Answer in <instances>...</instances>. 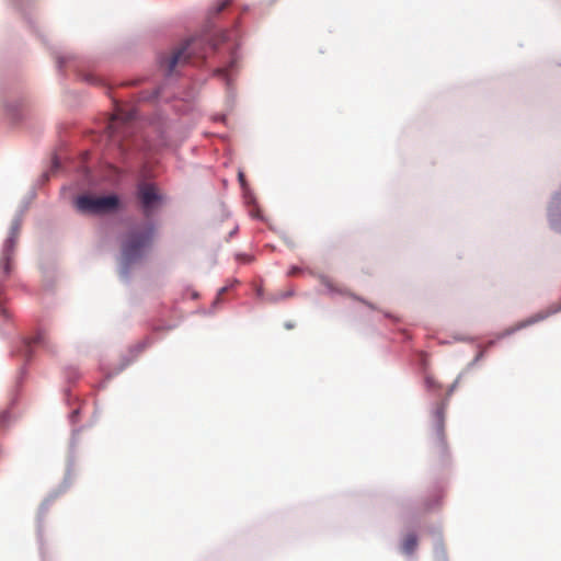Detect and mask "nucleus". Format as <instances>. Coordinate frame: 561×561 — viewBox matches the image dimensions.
<instances>
[{
    "instance_id": "nucleus-12",
    "label": "nucleus",
    "mask_w": 561,
    "mask_h": 561,
    "mask_svg": "<svg viewBox=\"0 0 561 561\" xmlns=\"http://www.w3.org/2000/svg\"><path fill=\"white\" fill-rule=\"evenodd\" d=\"M230 4V0H224L222 2H220L217 8H216V13H220L221 11H224L228 5Z\"/></svg>"
},
{
    "instance_id": "nucleus-16",
    "label": "nucleus",
    "mask_w": 561,
    "mask_h": 561,
    "mask_svg": "<svg viewBox=\"0 0 561 561\" xmlns=\"http://www.w3.org/2000/svg\"><path fill=\"white\" fill-rule=\"evenodd\" d=\"M218 73H226V70L225 69H219Z\"/></svg>"
},
{
    "instance_id": "nucleus-9",
    "label": "nucleus",
    "mask_w": 561,
    "mask_h": 561,
    "mask_svg": "<svg viewBox=\"0 0 561 561\" xmlns=\"http://www.w3.org/2000/svg\"><path fill=\"white\" fill-rule=\"evenodd\" d=\"M135 117H136L135 110L131 108V110L125 111L123 108H118L108 124V129H110L111 135L114 136V134L116 133V127H117L118 123L126 124V123L131 122Z\"/></svg>"
},
{
    "instance_id": "nucleus-11",
    "label": "nucleus",
    "mask_w": 561,
    "mask_h": 561,
    "mask_svg": "<svg viewBox=\"0 0 561 561\" xmlns=\"http://www.w3.org/2000/svg\"><path fill=\"white\" fill-rule=\"evenodd\" d=\"M10 413L7 410L0 412V426H5L10 421Z\"/></svg>"
},
{
    "instance_id": "nucleus-2",
    "label": "nucleus",
    "mask_w": 561,
    "mask_h": 561,
    "mask_svg": "<svg viewBox=\"0 0 561 561\" xmlns=\"http://www.w3.org/2000/svg\"><path fill=\"white\" fill-rule=\"evenodd\" d=\"M118 198L115 195L91 196L81 195L76 199V207L82 214H105L116 209Z\"/></svg>"
},
{
    "instance_id": "nucleus-8",
    "label": "nucleus",
    "mask_w": 561,
    "mask_h": 561,
    "mask_svg": "<svg viewBox=\"0 0 561 561\" xmlns=\"http://www.w3.org/2000/svg\"><path fill=\"white\" fill-rule=\"evenodd\" d=\"M447 409V402L442 401L437 404L433 417H434V427H435V435L438 440L443 442L444 439V421H445V413Z\"/></svg>"
},
{
    "instance_id": "nucleus-6",
    "label": "nucleus",
    "mask_w": 561,
    "mask_h": 561,
    "mask_svg": "<svg viewBox=\"0 0 561 561\" xmlns=\"http://www.w3.org/2000/svg\"><path fill=\"white\" fill-rule=\"evenodd\" d=\"M561 311V304H552L550 305L549 307H547L545 310H541L535 314H533L531 317H529L528 319L522 321L520 323L517 324V329H523V328H526L528 325H531V324H535L539 321H542L545 319H547L548 317L557 313Z\"/></svg>"
},
{
    "instance_id": "nucleus-5",
    "label": "nucleus",
    "mask_w": 561,
    "mask_h": 561,
    "mask_svg": "<svg viewBox=\"0 0 561 561\" xmlns=\"http://www.w3.org/2000/svg\"><path fill=\"white\" fill-rule=\"evenodd\" d=\"M548 218L550 226L561 232V193L557 192L552 197L551 205L548 209Z\"/></svg>"
},
{
    "instance_id": "nucleus-14",
    "label": "nucleus",
    "mask_w": 561,
    "mask_h": 561,
    "mask_svg": "<svg viewBox=\"0 0 561 561\" xmlns=\"http://www.w3.org/2000/svg\"><path fill=\"white\" fill-rule=\"evenodd\" d=\"M323 283L325 284V286H328L329 288L333 289V287H332V285H331V283L329 280H324Z\"/></svg>"
},
{
    "instance_id": "nucleus-17",
    "label": "nucleus",
    "mask_w": 561,
    "mask_h": 561,
    "mask_svg": "<svg viewBox=\"0 0 561 561\" xmlns=\"http://www.w3.org/2000/svg\"><path fill=\"white\" fill-rule=\"evenodd\" d=\"M226 290H227V288H226V287H222V288L220 289V293H225Z\"/></svg>"
},
{
    "instance_id": "nucleus-18",
    "label": "nucleus",
    "mask_w": 561,
    "mask_h": 561,
    "mask_svg": "<svg viewBox=\"0 0 561 561\" xmlns=\"http://www.w3.org/2000/svg\"><path fill=\"white\" fill-rule=\"evenodd\" d=\"M559 192L561 193V190Z\"/></svg>"
},
{
    "instance_id": "nucleus-4",
    "label": "nucleus",
    "mask_w": 561,
    "mask_h": 561,
    "mask_svg": "<svg viewBox=\"0 0 561 561\" xmlns=\"http://www.w3.org/2000/svg\"><path fill=\"white\" fill-rule=\"evenodd\" d=\"M197 44L196 39L190 38L170 56L163 58L161 66L165 69V73L170 76L178 66L188 62Z\"/></svg>"
},
{
    "instance_id": "nucleus-7",
    "label": "nucleus",
    "mask_w": 561,
    "mask_h": 561,
    "mask_svg": "<svg viewBox=\"0 0 561 561\" xmlns=\"http://www.w3.org/2000/svg\"><path fill=\"white\" fill-rule=\"evenodd\" d=\"M16 244V236L14 233L11 234L10 238L4 243L1 256V266L4 273L9 274L11 272V263L13 260L14 249Z\"/></svg>"
},
{
    "instance_id": "nucleus-3",
    "label": "nucleus",
    "mask_w": 561,
    "mask_h": 561,
    "mask_svg": "<svg viewBox=\"0 0 561 561\" xmlns=\"http://www.w3.org/2000/svg\"><path fill=\"white\" fill-rule=\"evenodd\" d=\"M137 197L146 217H150L162 204V195L151 183H140L137 188Z\"/></svg>"
},
{
    "instance_id": "nucleus-13",
    "label": "nucleus",
    "mask_w": 561,
    "mask_h": 561,
    "mask_svg": "<svg viewBox=\"0 0 561 561\" xmlns=\"http://www.w3.org/2000/svg\"><path fill=\"white\" fill-rule=\"evenodd\" d=\"M238 178H239L241 185H244V183H245L244 174L242 172H239Z\"/></svg>"
},
{
    "instance_id": "nucleus-15",
    "label": "nucleus",
    "mask_w": 561,
    "mask_h": 561,
    "mask_svg": "<svg viewBox=\"0 0 561 561\" xmlns=\"http://www.w3.org/2000/svg\"><path fill=\"white\" fill-rule=\"evenodd\" d=\"M426 382H427L428 385H431V386H432V385H434V381H433V380H432V378H430V377H427V378H426Z\"/></svg>"
},
{
    "instance_id": "nucleus-1",
    "label": "nucleus",
    "mask_w": 561,
    "mask_h": 561,
    "mask_svg": "<svg viewBox=\"0 0 561 561\" xmlns=\"http://www.w3.org/2000/svg\"><path fill=\"white\" fill-rule=\"evenodd\" d=\"M153 239L152 225L146 224L128 232L123 242V257L127 263L141 260L149 250Z\"/></svg>"
},
{
    "instance_id": "nucleus-10",
    "label": "nucleus",
    "mask_w": 561,
    "mask_h": 561,
    "mask_svg": "<svg viewBox=\"0 0 561 561\" xmlns=\"http://www.w3.org/2000/svg\"><path fill=\"white\" fill-rule=\"evenodd\" d=\"M417 548V537L415 534H408L401 543V549L405 554H412Z\"/></svg>"
}]
</instances>
